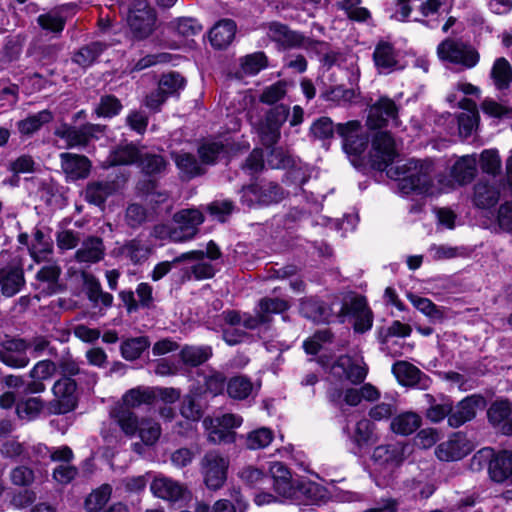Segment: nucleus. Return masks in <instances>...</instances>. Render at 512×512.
<instances>
[{"mask_svg": "<svg viewBox=\"0 0 512 512\" xmlns=\"http://www.w3.org/2000/svg\"><path fill=\"white\" fill-rule=\"evenodd\" d=\"M116 191L117 186L114 181H92L86 185L84 199L87 203L100 207Z\"/></svg>", "mask_w": 512, "mask_h": 512, "instance_id": "nucleus-24", "label": "nucleus"}, {"mask_svg": "<svg viewBox=\"0 0 512 512\" xmlns=\"http://www.w3.org/2000/svg\"><path fill=\"white\" fill-rule=\"evenodd\" d=\"M299 314L314 324H330L334 318L332 305L318 296L300 299Z\"/></svg>", "mask_w": 512, "mask_h": 512, "instance_id": "nucleus-13", "label": "nucleus"}, {"mask_svg": "<svg viewBox=\"0 0 512 512\" xmlns=\"http://www.w3.org/2000/svg\"><path fill=\"white\" fill-rule=\"evenodd\" d=\"M372 459L374 462L381 465L395 466L401 465L404 461L402 449L391 444L379 445L375 447L372 454Z\"/></svg>", "mask_w": 512, "mask_h": 512, "instance_id": "nucleus-47", "label": "nucleus"}, {"mask_svg": "<svg viewBox=\"0 0 512 512\" xmlns=\"http://www.w3.org/2000/svg\"><path fill=\"white\" fill-rule=\"evenodd\" d=\"M479 166L484 174H488L493 177L500 175L502 161L499 151L496 148L484 149L480 154Z\"/></svg>", "mask_w": 512, "mask_h": 512, "instance_id": "nucleus-58", "label": "nucleus"}, {"mask_svg": "<svg viewBox=\"0 0 512 512\" xmlns=\"http://www.w3.org/2000/svg\"><path fill=\"white\" fill-rule=\"evenodd\" d=\"M257 133L263 146L278 144L281 139V128L264 118L257 125Z\"/></svg>", "mask_w": 512, "mask_h": 512, "instance_id": "nucleus-61", "label": "nucleus"}, {"mask_svg": "<svg viewBox=\"0 0 512 512\" xmlns=\"http://www.w3.org/2000/svg\"><path fill=\"white\" fill-rule=\"evenodd\" d=\"M116 421L127 436H134L139 430L137 415L128 408H121L115 413Z\"/></svg>", "mask_w": 512, "mask_h": 512, "instance_id": "nucleus-62", "label": "nucleus"}, {"mask_svg": "<svg viewBox=\"0 0 512 512\" xmlns=\"http://www.w3.org/2000/svg\"><path fill=\"white\" fill-rule=\"evenodd\" d=\"M112 487L109 484H103L94 489L84 500V508L87 512H102L110 500Z\"/></svg>", "mask_w": 512, "mask_h": 512, "instance_id": "nucleus-51", "label": "nucleus"}, {"mask_svg": "<svg viewBox=\"0 0 512 512\" xmlns=\"http://www.w3.org/2000/svg\"><path fill=\"white\" fill-rule=\"evenodd\" d=\"M486 405V399L481 394L466 396L456 405L452 401V411L448 416V425L458 428L476 417L477 409Z\"/></svg>", "mask_w": 512, "mask_h": 512, "instance_id": "nucleus-11", "label": "nucleus"}, {"mask_svg": "<svg viewBox=\"0 0 512 512\" xmlns=\"http://www.w3.org/2000/svg\"><path fill=\"white\" fill-rule=\"evenodd\" d=\"M491 78L499 91L510 87L512 84V66L506 58L500 57L495 60L491 69Z\"/></svg>", "mask_w": 512, "mask_h": 512, "instance_id": "nucleus-44", "label": "nucleus"}, {"mask_svg": "<svg viewBox=\"0 0 512 512\" xmlns=\"http://www.w3.org/2000/svg\"><path fill=\"white\" fill-rule=\"evenodd\" d=\"M229 460L216 451L205 453L201 460V471L206 487L216 491L227 480Z\"/></svg>", "mask_w": 512, "mask_h": 512, "instance_id": "nucleus-6", "label": "nucleus"}, {"mask_svg": "<svg viewBox=\"0 0 512 512\" xmlns=\"http://www.w3.org/2000/svg\"><path fill=\"white\" fill-rule=\"evenodd\" d=\"M421 424L422 418L419 414L407 411L398 414L392 419L390 429L397 435L409 436L417 431Z\"/></svg>", "mask_w": 512, "mask_h": 512, "instance_id": "nucleus-33", "label": "nucleus"}, {"mask_svg": "<svg viewBox=\"0 0 512 512\" xmlns=\"http://www.w3.org/2000/svg\"><path fill=\"white\" fill-rule=\"evenodd\" d=\"M243 419L232 413L223 414L215 420L204 419V425L208 430V440L213 444H231L236 440L235 428L241 426Z\"/></svg>", "mask_w": 512, "mask_h": 512, "instance_id": "nucleus-7", "label": "nucleus"}, {"mask_svg": "<svg viewBox=\"0 0 512 512\" xmlns=\"http://www.w3.org/2000/svg\"><path fill=\"white\" fill-rule=\"evenodd\" d=\"M105 256L103 239L98 236H89L83 241L82 247L75 253L78 262L97 263Z\"/></svg>", "mask_w": 512, "mask_h": 512, "instance_id": "nucleus-28", "label": "nucleus"}, {"mask_svg": "<svg viewBox=\"0 0 512 512\" xmlns=\"http://www.w3.org/2000/svg\"><path fill=\"white\" fill-rule=\"evenodd\" d=\"M237 31L236 22L233 19H221L214 24L209 31V41L217 50L226 49L234 40Z\"/></svg>", "mask_w": 512, "mask_h": 512, "instance_id": "nucleus-20", "label": "nucleus"}, {"mask_svg": "<svg viewBox=\"0 0 512 512\" xmlns=\"http://www.w3.org/2000/svg\"><path fill=\"white\" fill-rule=\"evenodd\" d=\"M30 257L35 263H41L47 256L53 253V241L50 235H46L41 229L35 228L33 243L28 246Z\"/></svg>", "mask_w": 512, "mask_h": 512, "instance_id": "nucleus-34", "label": "nucleus"}, {"mask_svg": "<svg viewBox=\"0 0 512 512\" xmlns=\"http://www.w3.org/2000/svg\"><path fill=\"white\" fill-rule=\"evenodd\" d=\"M157 12L147 2H138L128 13V35L133 42L148 39L157 28Z\"/></svg>", "mask_w": 512, "mask_h": 512, "instance_id": "nucleus-4", "label": "nucleus"}, {"mask_svg": "<svg viewBox=\"0 0 512 512\" xmlns=\"http://www.w3.org/2000/svg\"><path fill=\"white\" fill-rule=\"evenodd\" d=\"M200 394L201 393L195 394L191 391L189 394L184 396L180 413L185 419L198 422L203 417L202 406L197 400V397L200 396Z\"/></svg>", "mask_w": 512, "mask_h": 512, "instance_id": "nucleus-60", "label": "nucleus"}, {"mask_svg": "<svg viewBox=\"0 0 512 512\" xmlns=\"http://www.w3.org/2000/svg\"><path fill=\"white\" fill-rule=\"evenodd\" d=\"M60 163L67 182L84 180L91 173L92 162L82 154L63 152L60 154Z\"/></svg>", "mask_w": 512, "mask_h": 512, "instance_id": "nucleus-15", "label": "nucleus"}, {"mask_svg": "<svg viewBox=\"0 0 512 512\" xmlns=\"http://www.w3.org/2000/svg\"><path fill=\"white\" fill-rule=\"evenodd\" d=\"M123 109L122 102L114 94L102 95L99 103L94 109V113L99 118H114L118 116Z\"/></svg>", "mask_w": 512, "mask_h": 512, "instance_id": "nucleus-54", "label": "nucleus"}, {"mask_svg": "<svg viewBox=\"0 0 512 512\" xmlns=\"http://www.w3.org/2000/svg\"><path fill=\"white\" fill-rule=\"evenodd\" d=\"M54 133L57 137L66 141L67 148H74L78 146L85 147L90 143L84 129V124L80 127H76L63 123L55 130Z\"/></svg>", "mask_w": 512, "mask_h": 512, "instance_id": "nucleus-39", "label": "nucleus"}, {"mask_svg": "<svg viewBox=\"0 0 512 512\" xmlns=\"http://www.w3.org/2000/svg\"><path fill=\"white\" fill-rule=\"evenodd\" d=\"M62 270L57 264L45 265L41 267L36 273V280L43 283H48V295H53L62 292L65 289L63 284L59 283Z\"/></svg>", "mask_w": 512, "mask_h": 512, "instance_id": "nucleus-45", "label": "nucleus"}, {"mask_svg": "<svg viewBox=\"0 0 512 512\" xmlns=\"http://www.w3.org/2000/svg\"><path fill=\"white\" fill-rule=\"evenodd\" d=\"M174 162L179 171L189 180L206 173V169L201 166L195 155L190 152L175 154Z\"/></svg>", "mask_w": 512, "mask_h": 512, "instance_id": "nucleus-41", "label": "nucleus"}, {"mask_svg": "<svg viewBox=\"0 0 512 512\" xmlns=\"http://www.w3.org/2000/svg\"><path fill=\"white\" fill-rule=\"evenodd\" d=\"M268 33L272 42L283 51L301 49L304 45L305 35L301 31L292 30L289 25L272 21L268 25Z\"/></svg>", "mask_w": 512, "mask_h": 512, "instance_id": "nucleus-14", "label": "nucleus"}, {"mask_svg": "<svg viewBox=\"0 0 512 512\" xmlns=\"http://www.w3.org/2000/svg\"><path fill=\"white\" fill-rule=\"evenodd\" d=\"M372 59L379 71L390 73L398 69L397 52L391 42L380 40L374 48Z\"/></svg>", "mask_w": 512, "mask_h": 512, "instance_id": "nucleus-23", "label": "nucleus"}, {"mask_svg": "<svg viewBox=\"0 0 512 512\" xmlns=\"http://www.w3.org/2000/svg\"><path fill=\"white\" fill-rule=\"evenodd\" d=\"M25 286V273L20 261L0 268V289L4 297H14Z\"/></svg>", "mask_w": 512, "mask_h": 512, "instance_id": "nucleus-16", "label": "nucleus"}, {"mask_svg": "<svg viewBox=\"0 0 512 512\" xmlns=\"http://www.w3.org/2000/svg\"><path fill=\"white\" fill-rule=\"evenodd\" d=\"M361 124L358 120H350L345 123H338L336 126L337 135L342 139V148L344 152L351 156H360L371 142L370 135L358 133Z\"/></svg>", "mask_w": 512, "mask_h": 512, "instance_id": "nucleus-8", "label": "nucleus"}, {"mask_svg": "<svg viewBox=\"0 0 512 512\" xmlns=\"http://www.w3.org/2000/svg\"><path fill=\"white\" fill-rule=\"evenodd\" d=\"M473 450V443L464 432L453 433L447 441L440 443L435 450L437 458L441 461L461 460Z\"/></svg>", "mask_w": 512, "mask_h": 512, "instance_id": "nucleus-12", "label": "nucleus"}, {"mask_svg": "<svg viewBox=\"0 0 512 512\" xmlns=\"http://www.w3.org/2000/svg\"><path fill=\"white\" fill-rule=\"evenodd\" d=\"M77 390L76 379L59 378L56 380L52 387L55 398L49 402V412L54 415H65L74 411L79 404Z\"/></svg>", "mask_w": 512, "mask_h": 512, "instance_id": "nucleus-5", "label": "nucleus"}, {"mask_svg": "<svg viewBox=\"0 0 512 512\" xmlns=\"http://www.w3.org/2000/svg\"><path fill=\"white\" fill-rule=\"evenodd\" d=\"M187 81L178 71L163 73L158 81V87L164 91L168 97L179 95L185 88Z\"/></svg>", "mask_w": 512, "mask_h": 512, "instance_id": "nucleus-55", "label": "nucleus"}, {"mask_svg": "<svg viewBox=\"0 0 512 512\" xmlns=\"http://www.w3.org/2000/svg\"><path fill=\"white\" fill-rule=\"evenodd\" d=\"M56 369L60 378L75 379L74 377L78 375L86 374L69 351L56 362Z\"/></svg>", "mask_w": 512, "mask_h": 512, "instance_id": "nucleus-63", "label": "nucleus"}, {"mask_svg": "<svg viewBox=\"0 0 512 512\" xmlns=\"http://www.w3.org/2000/svg\"><path fill=\"white\" fill-rule=\"evenodd\" d=\"M166 28L169 32L182 37L196 36L202 31V25L192 17H179L170 21Z\"/></svg>", "mask_w": 512, "mask_h": 512, "instance_id": "nucleus-49", "label": "nucleus"}, {"mask_svg": "<svg viewBox=\"0 0 512 512\" xmlns=\"http://www.w3.org/2000/svg\"><path fill=\"white\" fill-rule=\"evenodd\" d=\"M500 190L494 184L479 182L474 186V205L479 209H490L497 205Z\"/></svg>", "mask_w": 512, "mask_h": 512, "instance_id": "nucleus-32", "label": "nucleus"}, {"mask_svg": "<svg viewBox=\"0 0 512 512\" xmlns=\"http://www.w3.org/2000/svg\"><path fill=\"white\" fill-rule=\"evenodd\" d=\"M488 474L495 483L512 485V451L501 450L494 453L488 463Z\"/></svg>", "mask_w": 512, "mask_h": 512, "instance_id": "nucleus-18", "label": "nucleus"}, {"mask_svg": "<svg viewBox=\"0 0 512 512\" xmlns=\"http://www.w3.org/2000/svg\"><path fill=\"white\" fill-rule=\"evenodd\" d=\"M44 408V401L40 397L20 399L16 403V414L22 420L32 421L38 418Z\"/></svg>", "mask_w": 512, "mask_h": 512, "instance_id": "nucleus-53", "label": "nucleus"}, {"mask_svg": "<svg viewBox=\"0 0 512 512\" xmlns=\"http://www.w3.org/2000/svg\"><path fill=\"white\" fill-rule=\"evenodd\" d=\"M291 307L289 301L278 297H263L259 300L257 308L269 319V324L273 321L272 315L284 314Z\"/></svg>", "mask_w": 512, "mask_h": 512, "instance_id": "nucleus-57", "label": "nucleus"}, {"mask_svg": "<svg viewBox=\"0 0 512 512\" xmlns=\"http://www.w3.org/2000/svg\"><path fill=\"white\" fill-rule=\"evenodd\" d=\"M407 299L414 306V308L428 317L431 321H443L444 311L429 298L409 292L407 294Z\"/></svg>", "mask_w": 512, "mask_h": 512, "instance_id": "nucleus-46", "label": "nucleus"}, {"mask_svg": "<svg viewBox=\"0 0 512 512\" xmlns=\"http://www.w3.org/2000/svg\"><path fill=\"white\" fill-rule=\"evenodd\" d=\"M399 156L394 137L390 131H377L371 137V149L368 154L369 166L378 172L387 171L391 176V170H387Z\"/></svg>", "mask_w": 512, "mask_h": 512, "instance_id": "nucleus-3", "label": "nucleus"}, {"mask_svg": "<svg viewBox=\"0 0 512 512\" xmlns=\"http://www.w3.org/2000/svg\"><path fill=\"white\" fill-rule=\"evenodd\" d=\"M426 397L429 399L430 404L425 413L426 418L433 423H439L445 418L448 419L452 411V399L448 396H443L441 402L437 403L432 395L427 394Z\"/></svg>", "mask_w": 512, "mask_h": 512, "instance_id": "nucleus-52", "label": "nucleus"}, {"mask_svg": "<svg viewBox=\"0 0 512 512\" xmlns=\"http://www.w3.org/2000/svg\"><path fill=\"white\" fill-rule=\"evenodd\" d=\"M53 118V113L49 109H44L37 113L29 114L26 118L17 121L16 127L21 136L31 137L44 125L50 123Z\"/></svg>", "mask_w": 512, "mask_h": 512, "instance_id": "nucleus-31", "label": "nucleus"}, {"mask_svg": "<svg viewBox=\"0 0 512 512\" xmlns=\"http://www.w3.org/2000/svg\"><path fill=\"white\" fill-rule=\"evenodd\" d=\"M476 161L469 156H463L457 160L450 171V175L459 185L470 184L476 177Z\"/></svg>", "mask_w": 512, "mask_h": 512, "instance_id": "nucleus-36", "label": "nucleus"}, {"mask_svg": "<svg viewBox=\"0 0 512 512\" xmlns=\"http://www.w3.org/2000/svg\"><path fill=\"white\" fill-rule=\"evenodd\" d=\"M213 355L209 345L192 346L185 345L179 352V357L185 366L198 367L207 362Z\"/></svg>", "mask_w": 512, "mask_h": 512, "instance_id": "nucleus-35", "label": "nucleus"}, {"mask_svg": "<svg viewBox=\"0 0 512 512\" xmlns=\"http://www.w3.org/2000/svg\"><path fill=\"white\" fill-rule=\"evenodd\" d=\"M274 491L285 498L296 495V482L292 479L291 470L282 462H274L269 469Z\"/></svg>", "mask_w": 512, "mask_h": 512, "instance_id": "nucleus-19", "label": "nucleus"}, {"mask_svg": "<svg viewBox=\"0 0 512 512\" xmlns=\"http://www.w3.org/2000/svg\"><path fill=\"white\" fill-rule=\"evenodd\" d=\"M253 390V383L247 375H235L228 379L227 394L234 400L247 399Z\"/></svg>", "mask_w": 512, "mask_h": 512, "instance_id": "nucleus-48", "label": "nucleus"}, {"mask_svg": "<svg viewBox=\"0 0 512 512\" xmlns=\"http://www.w3.org/2000/svg\"><path fill=\"white\" fill-rule=\"evenodd\" d=\"M512 415V402L507 399L493 401L487 409V420L489 424L503 435V427L508 423Z\"/></svg>", "mask_w": 512, "mask_h": 512, "instance_id": "nucleus-26", "label": "nucleus"}, {"mask_svg": "<svg viewBox=\"0 0 512 512\" xmlns=\"http://www.w3.org/2000/svg\"><path fill=\"white\" fill-rule=\"evenodd\" d=\"M268 66L269 59L264 51H256L240 58L241 70L248 76H255Z\"/></svg>", "mask_w": 512, "mask_h": 512, "instance_id": "nucleus-50", "label": "nucleus"}, {"mask_svg": "<svg viewBox=\"0 0 512 512\" xmlns=\"http://www.w3.org/2000/svg\"><path fill=\"white\" fill-rule=\"evenodd\" d=\"M151 345L148 336H137L124 339L120 345V354L127 361L139 359Z\"/></svg>", "mask_w": 512, "mask_h": 512, "instance_id": "nucleus-40", "label": "nucleus"}, {"mask_svg": "<svg viewBox=\"0 0 512 512\" xmlns=\"http://www.w3.org/2000/svg\"><path fill=\"white\" fill-rule=\"evenodd\" d=\"M433 186L434 183L429 168L423 165L403 177L399 182V187L405 194L430 195Z\"/></svg>", "mask_w": 512, "mask_h": 512, "instance_id": "nucleus-17", "label": "nucleus"}, {"mask_svg": "<svg viewBox=\"0 0 512 512\" xmlns=\"http://www.w3.org/2000/svg\"><path fill=\"white\" fill-rule=\"evenodd\" d=\"M226 153L227 147L222 141L206 140L197 147V155L203 165H216L221 156Z\"/></svg>", "mask_w": 512, "mask_h": 512, "instance_id": "nucleus-38", "label": "nucleus"}, {"mask_svg": "<svg viewBox=\"0 0 512 512\" xmlns=\"http://www.w3.org/2000/svg\"><path fill=\"white\" fill-rule=\"evenodd\" d=\"M336 126L337 125L334 124L330 117L321 116L312 122L309 128V134L323 142L330 141L334 138L335 134H337Z\"/></svg>", "mask_w": 512, "mask_h": 512, "instance_id": "nucleus-56", "label": "nucleus"}, {"mask_svg": "<svg viewBox=\"0 0 512 512\" xmlns=\"http://www.w3.org/2000/svg\"><path fill=\"white\" fill-rule=\"evenodd\" d=\"M174 221L185 236L192 238L198 232V227L205 221L203 213L196 208L182 209L175 213Z\"/></svg>", "mask_w": 512, "mask_h": 512, "instance_id": "nucleus-27", "label": "nucleus"}, {"mask_svg": "<svg viewBox=\"0 0 512 512\" xmlns=\"http://www.w3.org/2000/svg\"><path fill=\"white\" fill-rule=\"evenodd\" d=\"M240 204L248 209L279 204L286 196L285 189L275 181H253L239 190Z\"/></svg>", "mask_w": 512, "mask_h": 512, "instance_id": "nucleus-1", "label": "nucleus"}, {"mask_svg": "<svg viewBox=\"0 0 512 512\" xmlns=\"http://www.w3.org/2000/svg\"><path fill=\"white\" fill-rule=\"evenodd\" d=\"M399 117V106L390 97L380 96L375 103L369 107L366 126L369 130L381 131L388 126L389 119L397 120Z\"/></svg>", "mask_w": 512, "mask_h": 512, "instance_id": "nucleus-10", "label": "nucleus"}, {"mask_svg": "<svg viewBox=\"0 0 512 512\" xmlns=\"http://www.w3.org/2000/svg\"><path fill=\"white\" fill-rule=\"evenodd\" d=\"M150 491L157 498L175 502L183 498L185 489L171 478L159 475L152 480Z\"/></svg>", "mask_w": 512, "mask_h": 512, "instance_id": "nucleus-22", "label": "nucleus"}, {"mask_svg": "<svg viewBox=\"0 0 512 512\" xmlns=\"http://www.w3.org/2000/svg\"><path fill=\"white\" fill-rule=\"evenodd\" d=\"M126 408H136L142 404L152 405L156 401V391L150 387H136L129 389L122 397Z\"/></svg>", "mask_w": 512, "mask_h": 512, "instance_id": "nucleus-43", "label": "nucleus"}, {"mask_svg": "<svg viewBox=\"0 0 512 512\" xmlns=\"http://www.w3.org/2000/svg\"><path fill=\"white\" fill-rule=\"evenodd\" d=\"M266 149V163L271 169L286 170L293 169L296 161L290 155L289 151L282 146L274 144L272 146H264Z\"/></svg>", "mask_w": 512, "mask_h": 512, "instance_id": "nucleus-37", "label": "nucleus"}, {"mask_svg": "<svg viewBox=\"0 0 512 512\" xmlns=\"http://www.w3.org/2000/svg\"><path fill=\"white\" fill-rule=\"evenodd\" d=\"M142 151L133 141L117 145L110 153L111 166H131L138 164Z\"/></svg>", "mask_w": 512, "mask_h": 512, "instance_id": "nucleus-25", "label": "nucleus"}, {"mask_svg": "<svg viewBox=\"0 0 512 512\" xmlns=\"http://www.w3.org/2000/svg\"><path fill=\"white\" fill-rule=\"evenodd\" d=\"M374 430L375 424L371 420L366 418L360 419L355 425V431L352 437L353 443L360 450L374 445L377 441Z\"/></svg>", "mask_w": 512, "mask_h": 512, "instance_id": "nucleus-42", "label": "nucleus"}, {"mask_svg": "<svg viewBox=\"0 0 512 512\" xmlns=\"http://www.w3.org/2000/svg\"><path fill=\"white\" fill-rule=\"evenodd\" d=\"M337 316H352L354 318L353 330L355 333L364 334L373 326L374 314L365 296L358 295L353 297L350 303L344 302Z\"/></svg>", "mask_w": 512, "mask_h": 512, "instance_id": "nucleus-9", "label": "nucleus"}, {"mask_svg": "<svg viewBox=\"0 0 512 512\" xmlns=\"http://www.w3.org/2000/svg\"><path fill=\"white\" fill-rule=\"evenodd\" d=\"M436 53L440 61L466 69L474 68L480 61V54L474 46L454 37L443 39L437 45Z\"/></svg>", "mask_w": 512, "mask_h": 512, "instance_id": "nucleus-2", "label": "nucleus"}, {"mask_svg": "<svg viewBox=\"0 0 512 512\" xmlns=\"http://www.w3.org/2000/svg\"><path fill=\"white\" fill-rule=\"evenodd\" d=\"M299 492L312 502H321L327 499L328 490L323 485L311 480L296 482V493Z\"/></svg>", "mask_w": 512, "mask_h": 512, "instance_id": "nucleus-59", "label": "nucleus"}, {"mask_svg": "<svg viewBox=\"0 0 512 512\" xmlns=\"http://www.w3.org/2000/svg\"><path fill=\"white\" fill-rule=\"evenodd\" d=\"M169 162L162 154L155 152H142L137 168L145 177L162 178L168 169Z\"/></svg>", "mask_w": 512, "mask_h": 512, "instance_id": "nucleus-21", "label": "nucleus"}, {"mask_svg": "<svg viewBox=\"0 0 512 512\" xmlns=\"http://www.w3.org/2000/svg\"><path fill=\"white\" fill-rule=\"evenodd\" d=\"M239 477L251 489L261 488L266 481L270 480L269 475L262 469L254 466L244 467Z\"/></svg>", "mask_w": 512, "mask_h": 512, "instance_id": "nucleus-64", "label": "nucleus"}, {"mask_svg": "<svg viewBox=\"0 0 512 512\" xmlns=\"http://www.w3.org/2000/svg\"><path fill=\"white\" fill-rule=\"evenodd\" d=\"M392 373L398 383L405 387H413L420 383L422 377H427L417 366L408 361H397L392 365Z\"/></svg>", "mask_w": 512, "mask_h": 512, "instance_id": "nucleus-30", "label": "nucleus"}, {"mask_svg": "<svg viewBox=\"0 0 512 512\" xmlns=\"http://www.w3.org/2000/svg\"><path fill=\"white\" fill-rule=\"evenodd\" d=\"M107 48L108 45L104 42L92 41L75 51L71 60L73 63L85 69L91 67Z\"/></svg>", "mask_w": 512, "mask_h": 512, "instance_id": "nucleus-29", "label": "nucleus"}]
</instances>
